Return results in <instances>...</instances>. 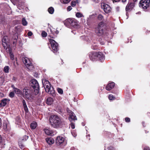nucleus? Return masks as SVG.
Instances as JSON below:
<instances>
[{
	"instance_id": "nucleus-1",
	"label": "nucleus",
	"mask_w": 150,
	"mask_h": 150,
	"mask_svg": "<svg viewBox=\"0 0 150 150\" xmlns=\"http://www.w3.org/2000/svg\"><path fill=\"white\" fill-rule=\"evenodd\" d=\"M49 122L51 127L56 129L62 128L66 125V122L60 116L55 115L50 116Z\"/></svg>"
},
{
	"instance_id": "nucleus-2",
	"label": "nucleus",
	"mask_w": 150,
	"mask_h": 150,
	"mask_svg": "<svg viewBox=\"0 0 150 150\" xmlns=\"http://www.w3.org/2000/svg\"><path fill=\"white\" fill-rule=\"evenodd\" d=\"M22 96L25 99L31 100L33 98V91L30 88L25 87L23 89Z\"/></svg>"
},
{
	"instance_id": "nucleus-3",
	"label": "nucleus",
	"mask_w": 150,
	"mask_h": 150,
	"mask_svg": "<svg viewBox=\"0 0 150 150\" xmlns=\"http://www.w3.org/2000/svg\"><path fill=\"white\" fill-rule=\"evenodd\" d=\"M107 27V24L103 21L100 22L96 29L95 33L97 35L101 36L104 33V30Z\"/></svg>"
},
{
	"instance_id": "nucleus-4",
	"label": "nucleus",
	"mask_w": 150,
	"mask_h": 150,
	"mask_svg": "<svg viewBox=\"0 0 150 150\" xmlns=\"http://www.w3.org/2000/svg\"><path fill=\"white\" fill-rule=\"evenodd\" d=\"M64 23L68 27L70 26L75 27L78 25V22L76 20L69 18L65 20Z\"/></svg>"
},
{
	"instance_id": "nucleus-5",
	"label": "nucleus",
	"mask_w": 150,
	"mask_h": 150,
	"mask_svg": "<svg viewBox=\"0 0 150 150\" xmlns=\"http://www.w3.org/2000/svg\"><path fill=\"white\" fill-rule=\"evenodd\" d=\"M31 87L34 89L35 92V94H38L39 92V86L37 81L35 79L31 80L30 82Z\"/></svg>"
},
{
	"instance_id": "nucleus-6",
	"label": "nucleus",
	"mask_w": 150,
	"mask_h": 150,
	"mask_svg": "<svg viewBox=\"0 0 150 150\" xmlns=\"http://www.w3.org/2000/svg\"><path fill=\"white\" fill-rule=\"evenodd\" d=\"M139 5L144 10L147 9L150 5V0H141Z\"/></svg>"
},
{
	"instance_id": "nucleus-7",
	"label": "nucleus",
	"mask_w": 150,
	"mask_h": 150,
	"mask_svg": "<svg viewBox=\"0 0 150 150\" xmlns=\"http://www.w3.org/2000/svg\"><path fill=\"white\" fill-rule=\"evenodd\" d=\"M49 41L50 43L51 47L52 50L55 52H57L59 50L58 45L54 40L51 39H49Z\"/></svg>"
},
{
	"instance_id": "nucleus-8",
	"label": "nucleus",
	"mask_w": 150,
	"mask_h": 150,
	"mask_svg": "<svg viewBox=\"0 0 150 150\" xmlns=\"http://www.w3.org/2000/svg\"><path fill=\"white\" fill-rule=\"evenodd\" d=\"M46 92L50 94L53 97L55 96V91L53 87L51 88V85L47 86L44 87Z\"/></svg>"
},
{
	"instance_id": "nucleus-9",
	"label": "nucleus",
	"mask_w": 150,
	"mask_h": 150,
	"mask_svg": "<svg viewBox=\"0 0 150 150\" xmlns=\"http://www.w3.org/2000/svg\"><path fill=\"white\" fill-rule=\"evenodd\" d=\"M102 9H103L104 11L107 13L110 12L111 11V8L109 5L104 3H102L101 4Z\"/></svg>"
},
{
	"instance_id": "nucleus-10",
	"label": "nucleus",
	"mask_w": 150,
	"mask_h": 150,
	"mask_svg": "<svg viewBox=\"0 0 150 150\" xmlns=\"http://www.w3.org/2000/svg\"><path fill=\"white\" fill-rule=\"evenodd\" d=\"M2 44L4 48L6 49L9 41L8 36L6 35L4 36L2 39Z\"/></svg>"
},
{
	"instance_id": "nucleus-11",
	"label": "nucleus",
	"mask_w": 150,
	"mask_h": 150,
	"mask_svg": "<svg viewBox=\"0 0 150 150\" xmlns=\"http://www.w3.org/2000/svg\"><path fill=\"white\" fill-rule=\"evenodd\" d=\"M64 141V138L61 136H58L55 140V143L57 146L62 145Z\"/></svg>"
},
{
	"instance_id": "nucleus-12",
	"label": "nucleus",
	"mask_w": 150,
	"mask_h": 150,
	"mask_svg": "<svg viewBox=\"0 0 150 150\" xmlns=\"http://www.w3.org/2000/svg\"><path fill=\"white\" fill-rule=\"evenodd\" d=\"M23 62L25 66H32L31 60L28 58L26 57H23Z\"/></svg>"
},
{
	"instance_id": "nucleus-13",
	"label": "nucleus",
	"mask_w": 150,
	"mask_h": 150,
	"mask_svg": "<svg viewBox=\"0 0 150 150\" xmlns=\"http://www.w3.org/2000/svg\"><path fill=\"white\" fill-rule=\"evenodd\" d=\"M96 59L99 60L100 62H102L105 59V56L102 53L100 52H97Z\"/></svg>"
},
{
	"instance_id": "nucleus-14",
	"label": "nucleus",
	"mask_w": 150,
	"mask_h": 150,
	"mask_svg": "<svg viewBox=\"0 0 150 150\" xmlns=\"http://www.w3.org/2000/svg\"><path fill=\"white\" fill-rule=\"evenodd\" d=\"M9 101L10 100L7 98H4L2 100L0 103V108L5 106Z\"/></svg>"
},
{
	"instance_id": "nucleus-15",
	"label": "nucleus",
	"mask_w": 150,
	"mask_h": 150,
	"mask_svg": "<svg viewBox=\"0 0 150 150\" xmlns=\"http://www.w3.org/2000/svg\"><path fill=\"white\" fill-rule=\"evenodd\" d=\"M97 52H90L89 53V56L91 60L93 61L97 58Z\"/></svg>"
},
{
	"instance_id": "nucleus-16",
	"label": "nucleus",
	"mask_w": 150,
	"mask_h": 150,
	"mask_svg": "<svg viewBox=\"0 0 150 150\" xmlns=\"http://www.w3.org/2000/svg\"><path fill=\"white\" fill-rule=\"evenodd\" d=\"M134 3H128L126 7V11L131 10L134 7Z\"/></svg>"
},
{
	"instance_id": "nucleus-17",
	"label": "nucleus",
	"mask_w": 150,
	"mask_h": 150,
	"mask_svg": "<svg viewBox=\"0 0 150 150\" xmlns=\"http://www.w3.org/2000/svg\"><path fill=\"white\" fill-rule=\"evenodd\" d=\"M115 86V83L113 82H110L105 87V89L110 91Z\"/></svg>"
},
{
	"instance_id": "nucleus-18",
	"label": "nucleus",
	"mask_w": 150,
	"mask_h": 150,
	"mask_svg": "<svg viewBox=\"0 0 150 150\" xmlns=\"http://www.w3.org/2000/svg\"><path fill=\"white\" fill-rule=\"evenodd\" d=\"M50 33H49L48 37L52 38H54L57 37V35L54 34V30H52L51 28H50Z\"/></svg>"
},
{
	"instance_id": "nucleus-19",
	"label": "nucleus",
	"mask_w": 150,
	"mask_h": 150,
	"mask_svg": "<svg viewBox=\"0 0 150 150\" xmlns=\"http://www.w3.org/2000/svg\"><path fill=\"white\" fill-rule=\"evenodd\" d=\"M46 141L49 144H52L54 143V140L51 137L46 138Z\"/></svg>"
},
{
	"instance_id": "nucleus-20",
	"label": "nucleus",
	"mask_w": 150,
	"mask_h": 150,
	"mask_svg": "<svg viewBox=\"0 0 150 150\" xmlns=\"http://www.w3.org/2000/svg\"><path fill=\"white\" fill-rule=\"evenodd\" d=\"M14 91L16 94L22 96L23 91L20 89L16 88H15V89Z\"/></svg>"
},
{
	"instance_id": "nucleus-21",
	"label": "nucleus",
	"mask_w": 150,
	"mask_h": 150,
	"mask_svg": "<svg viewBox=\"0 0 150 150\" xmlns=\"http://www.w3.org/2000/svg\"><path fill=\"white\" fill-rule=\"evenodd\" d=\"M44 131L45 133L48 135H51L52 134V132L49 129H45Z\"/></svg>"
},
{
	"instance_id": "nucleus-22",
	"label": "nucleus",
	"mask_w": 150,
	"mask_h": 150,
	"mask_svg": "<svg viewBox=\"0 0 150 150\" xmlns=\"http://www.w3.org/2000/svg\"><path fill=\"white\" fill-rule=\"evenodd\" d=\"M53 102V99L51 97H48L47 99L46 103L47 104L50 105L52 104Z\"/></svg>"
},
{
	"instance_id": "nucleus-23",
	"label": "nucleus",
	"mask_w": 150,
	"mask_h": 150,
	"mask_svg": "<svg viewBox=\"0 0 150 150\" xmlns=\"http://www.w3.org/2000/svg\"><path fill=\"white\" fill-rule=\"evenodd\" d=\"M37 126V123L36 122H33L30 124V127L32 129H35Z\"/></svg>"
},
{
	"instance_id": "nucleus-24",
	"label": "nucleus",
	"mask_w": 150,
	"mask_h": 150,
	"mask_svg": "<svg viewBox=\"0 0 150 150\" xmlns=\"http://www.w3.org/2000/svg\"><path fill=\"white\" fill-rule=\"evenodd\" d=\"M71 119L72 120H77L76 117L74 112L72 113L71 115H69Z\"/></svg>"
},
{
	"instance_id": "nucleus-25",
	"label": "nucleus",
	"mask_w": 150,
	"mask_h": 150,
	"mask_svg": "<svg viewBox=\"0 0 150 150\" xmlns=\"http://www.w3.org/2000/svg\"><path fill=\"white\" fill-rule=\"evenodd\" d=\"M42 83L44 87L47 86H50L51 85L49 81L46 80L44 82L42 81Z\"/></svg>"
},
{
	"instance_id": "nucleus-26",
	"label": "nucleus",
	"mask_w": 150,
	"mask_h": 150,
	"mask_svg": "<svg viewBox=\"0 0 150 150\" xmlns=\"http://www.w3.org/2000/svg\"><path fill=\"white\" fill-rule=\"evenodd\" d=\"M48 11L50 13L52 14L54 12V9L53 8L51 7L48 8Z\"/></svg>"
},
{
	"instance_id": "nucleus-27",
	"label": "nucleus",
	"mask_w": 150,
	"mask_h": 150,
	"mask_svg": "<svg viewBox=\"0 0 150 150\" xmlns=\"http://www.w3.org/2000/svg\"><path fill=\"white\" fill-rule=\"evenodd\" d=\"M22 24L24 26H26L27 25L28 22L26 21L25 19L24 18H23L22 20Z\"/></svg>"
},
{
	"instance_id": "nucleus-28",
	"label": "nucleus",
	"mask_w": 150,
	"mask_h": 150,
	"mask_svg": "<svg viewBox=\"0 0 150 150\" xmlns=\"http://www.w3.org/2000/svg\"><path fill=\"white\" fill-rule=\"evenodd\" d=\"M9 68L8 66H5L4 69V71L6 73H8L9 72Z\"/></svg>"
},
{
	"instance_id": "nucleus-29",
	"label": "nucleus",
	"mask_w": 150,
	"mask_h": 150,
	"mask_svg": "<svg viewBox=\"0 0 150 150\" xmlns=\"http://www.w3.org/2000/svg\"><path fill=\"white\" fill-rule=\"evenodd\" d=\"M57 90L59 94L62 95L63 94V90L62 89L58 88H57Z\"/></svg>"
},
{
	"instance_id": "nucleus-30",
	"label": "nucleus",
	"mask_w": 150,
	"mask_h": 150,
	"mask_svg": "<svg viewBox=\"0 0 150 150\" xmlns=\"http://www.w3.org/2000/svg\"><path fill=\"white\" fill-rule=\"evenodd\" d=\"M76 17L79 18H81L83 16V14L79 12H77L76 13Z\"/></svg>"
},
{
	"instance_id": "nucleus-31",
	"label": "nucleus",
	"mask_w": 150,
	"mask_h": 150,
	"mask_svg": "<svg viewBox=\"0 0 150 150\" xmlns=\"http://www.w3.org/2000/svg\"><path fill=\"white\" fill-rule=\"evenodd\" d=\"M108 98L110 100H113L115 99V97L112 95L110 94L108 96Z\"/></svg>"
},
{
	"instance_id": "nucleus-32",
	"label": "nucleus",
	"mask_w": 150,
	"mask_h": 150,
	"mask_svg": "<svg viewBox=\"0 0 150 150\" xmlns=\"http://www.w3.org/2000/svg\"><path fill=\"white\" fill-rule=\"evenodd\" d=\"M21 120L20 117H17L16 118V122L18 125L21 123Z\"/></svg>"
},
{
	"instance_id": "nucleus-33",
	"label": "nucleus",
	"mask_w": 150,
	"mask_h": 150,
	"mask_svg": "<svg viewBox=\"0 0 150 150\" xmlns=\"http://www.w3.org/2000/svg\"><path fill=\"white\" fill-rule=\"evenodd\" d=\"M5 145V142L3 143H0V150L4 147Z\"/></svg>"
},
{
	"instance_id": "nucleus-34",
	"label": "nucleus",
	"mask_w": 150,
	"mask_h": 150,
	"mask_svg": "<svg viewBox=\"0 0 150 150\" xmlns=\"http://www.w3.org/2000/svg\"><path fill=\"white\" fill-rule=\"evenodd\" d=\"M41 35L43 37H46L47 35V34L45 31H42V33Z\"/></svg>"
},
{
	"instance_id": "nucleus-35",
	"label": "nucleus",
	"mask_w": 150,
	"mask_h": 150,
	"mask_svg": "<svg viewBox=\"0 0 150 150\" xmlns=\"http://www.w3.org/2000/svg\"><path fill=\"white\" fill-rule=\"evenodd\" d=\"M98 18L99 20H102L103 18V16L101 14H99L98 16Z\"/></svg>"
},
{
	"instance_id": "nucleus-36",
	"label": "nucleus",
	"mask_w": 150,
	"mask_h": 150,
	"mask_svg": "<svg viewBox=\"0 0 150 150\" xmlns=\"http://www.w3.org/2000/svg\"><path fill=\"white\" fill-rule=\"evenodd\" d=\"M15 95V94L14 93V91H12L10 92L9 94V96L11 98H13L14 97Z\"/></svg>"
},
{
	"instance_id": "nucleus-37",
	"label": "nucleus",
	"mask_w": 150,
	"mask_h": 150,
	"mask_svg": "<svg viewBox=\"0 0 150 150\" xmlns=\"http://www.w3.org/2000/svg\"><path fill=\"white\" fill-rule=\"evenodd\" d=\"M76 2L74 1H72L71 2V5L72 7H74L76 6Z\"/></svg>"
},
{
	"instance_id": "nucleus-38",
	"label": "nucleus",
	"mask_w": 150,
	"mask_h": 150,
	"mask_svg": "<svg viewBox=\"0 0 150 150\" xmlns=\"http://www.w3.org/2000/svg\"><path fill=\"white\" fill-rule=\"evenodd\" d=\"M28 136L25 135L24 137H23L21 140L22 141H25L26 140L28 139Z\"/></svg>"
},
{
	"instance_id": "nucleus-39",
	"label": "nucleus",
	"mask_w": 150,
	"mask_h": 150,
	"mask_svg": "<svg viewBox=\"0 0 150 150\" xmlns=\"http://www.w3.org/2000/svg\"><path fill=\"white\" fill-rule=\"evenodd\" d=\"M24 110L26 113H28V109L27 107V105L23 107Z\"/></svg>"
},
{
	"instance_id": "nucleus-40",
	"label": "nucleus",
	"mask_w": 150,
	"mask_h": 150,
	"mask_svg": "<svg viewBox=\"0 0 150 150\" xmlns=\"http://www.w3.org/2000/svg\"><path fill=\"white\" fill-rule=\"evenodd\" d=\"M18 38V36L16 35L15 38H13V39L14 40V41L13 42V44H16L17 42V40Z\"/></svg>"
},
{
	"instance_id": "nucleus-41",
	"label": "nucleus",
	"mask_w": 150,
	"mask_h": 150,
	"mask_svg": "<svg viewBox=\"0 0 150 150\" xmlns=\"http://www.w3.org/2000/svg\"><path fill=\"white\" fill-rule=\"evenodd\" d=\"M67 112L69 113V115H71L72 113L73 112L72 111L70 110H69L68 108L67 109Z\"/></svg>"
},
{
	"instance_id": "nucleus-42",
	"label": "nucleus",
	"mask_w": 150,
	"mask_h": 150,
	"mask_svg": "<svg viewBox=\"0 0 150 150\" xmlns=\"http://www.w3.org/2000/svg\"><path fill=\"white\" fill-rule=\"evenodd\" d=\"M5 142V140L3 139L1 136L0 135V143H3Z\"/></svg>"
},
{
	"instance_id": "nucleus-43",
	"label": "nucleus",
	"mask_w": 150,
	"mask_h": 150,
	"mask_svg": "<svg viewBox=\"0 0 150 150\" xmlns=\"http://www.w3.org/2000/svg\"><path fill=\"white\" fill-rule=\"evenodd\" d=\"M125 121L126 122H130V119L129 118L127 117L125 118Z\"/></svg>"
},
{
	"instance_id": "nucleus-44",
	"label": "nucleus",
	"mask_w": 150,
	"mask_h": 150,
	"mask_svg": "<svg viewBox=\"0 0 150 150\" xmlns=\"http://www.w3.org/2000/svg\"><path fill=\"white\" fill-rule=\"evenodd\" d=\"M19 145L21 149H22L24 148V145H23V144H21V143H19Z\"/></svg>"
},
{
	"instance_id": "nucleus-45",
	"label": "nucleus",
	"mask_w": 150,
	"mask_h": 150,
	"mask_svg": "<svg viewBox=\"0 0 150 150\" xmlns=\"http://www.w3.org/2000/svg\"><path fill=\"white\" fill-rule=\"evenodd\" d=\"M71 0H63V2L64 4H67Z\"/></svg>"
},
{
	"instance_id": "nucleus-46",
	"label": "nucleus",
	"mask_w": 150,
	"mask_h": 150,
	"mask_svg": "<svg viewBox=\"0 0 150 150\" xmlns=\"http://www.w3.org/2000/svg\"><path fill=\"white\" fill-rule=\"evenodd\" d=\"M70 125L71 126V127L72 129H74L75 128V127L74 123L73 122H71Z\"/></svg>"
},
{
	"instance_id": "nucleus-47",
	"label": "nucleus",
	"mask_w": 150,
	"mask_h": 150,
	"mask_svg": "<svg viewBox=\"0 0 150 150\" xmlns=\"http://www.w3.org/2000/svg\"><path fill=\"white\" fill-rule=\"evenodd\" d=\"M108 150H115L114 148L112 146H110L108 148Z\"/></svg>"
},
{
	"instance_id": "nucleus-48",
	"label": "nucleus",
	"mask_w": 150,
	"mask_h": 150,
	"mask_svg": "<svg viewBox=\"0 0 150 150\" xmlns=\"http://www.w3.org/2000/svg\"><path fill=\"white\" fill-rule=\"evenodd\" d=\"M22 104L23 107L27 105L25 100L23 99L22 100Z\"/></svg>"
},
{
	"instance_id": "nucleus-49",
	"label": "nucleus",
	"mask_w": 150,
	"mask_h": 150,
	"mask_svg": "<svg viewBox=\"0 0 150 150\" xmlns=\"http://www.w3.org/2000/svg\"><path fill=\"white\" fill-rule=\"evenodd\" d=\"M33 34V33L31 31H29L27 33V35L28 36H31Z\"/></svg>"
},
{
	"instance_id": "nucleus-50",
	"label": "nucleus",
	"mask_w": 150,
	"mask_h": 150,
	"mask_svg": "<svg viewBox=\"0 0 150 150\" xmlns=\"http://www.w3.org/2000/svg\"><path fill=\"white\" fill-rule=\"evenodd\" d=\"M72 9V8L71 7V6H69L67 7V10L68 11H70Z\"/></svg>"
},
{
	"instance_id": "nucleus-51",
	"label": "nucleus",
	"mask_w": 150,
	"mask_h": 150,
	"mask_svg": "<svg viewBox=\"0 0 150 150\" xmlns=\"http://www.w3.org/2000/svg\"><path fill=\"white\" fill-rule=\"evenodd\" d=\"M10 55V57L11 59V60H13L14 59V55L13 54H11Z\"/></svg>"
},
{
	"instance_id": "nucleus-52",
	"label": "nucleus",
	"mask_w": 150,
	"mask_h": 150,
	"mask_svg": "<svg viewBox=\"0 0 150 150\" xmlns=\"http://www.w3.org/2000/svg\"><path fill=\"white\" fill-rule=\"evenodd\" d=\"M144 150H150V149L149 147L145 146L144 148Z\"/></svg>"
},
{
	"instance_id": "nucleus-53",
	"label": "nucleus",
	"mask_w": 150,
	"mask_h": 150,
	"mask_svg": "<svg viewBox=\"0 0 150 150\" xmlns=\"http://www.w3.org/2000/svg\"><path fill=\"white\" fill-rule=\"evenodd\" d=\"M120 0H112L113 2L114 3L115 2H119Z\"/></svg>"
},
{
	"instance_id": "nucleus-54",
	"label": "nucleus",
	"mask_w": 150,
	"mask_h": 150,
	"mask_svg": "<svg viewBox=\"0 0 150 150\" xmlns=\"http://www.w3.org/2000/svg\"><path fill=\"white\" fill-rule=\"evenodd\" d=\"M54 33H55V34H56V35H57L59 33V31H58L57 30H54Z\"/></svg>"
},
{
	"instance_id": "nucleus-55",
	"label": "nucleus",
	"mask_w": 150,
	"mask_h": 150,
	"mask_svg": "<svg viewBox=\"0 0 150 150\" xmlns=\"http://www.w3.org/2000/svg\"><path fill=\"white\" fill-rule=\"evenodd\" d=\"M11 87L13 88V91H14L15 89V88H16L15 86H14V85H12L11 86Z\"/></svg>"
},
{
	"instance_id": "nucleus-56",
	"label": "nucleus",
	"mask_w": 150,
	"mask_h": 150,
	"mask_svg": "<svg viewBox=\"0 0 150 150\" xmlns=\"http://www.w3.org/2000/svg\"><path fill=\"white\" fill-rule=\"evenodd\" d=\"M90 135L88 134L87 136V139H88L89 140H90Z\"/></svg>"
},
{
	"instance_id": "nucleus-57",
	"label": "nucleus",
	"mask_w": 150,
	"mask_h": 150,
	"mask_svg": "<svg viewBox=\"0 0 150 150\" xmlns=\"http://www.w3.org/2000/svg\"><path fill=\"white\" fill-rule=\"evenodd\" d=\"M2 125L1 120V118H0V127H1Z\"/></svg>"
},
{
	"instance_id": "nucleus-58",
	"label": "nucleus",
	"mask_w": 150,
	"mask_h": 150,
	"mask_svg": "<svg viewBox=\"0 0 150 150\" xmlns=\"http://www.w3.org/2000/svg\"><path fill=\"white\" fill-rule=\"evenodd\" d=\"M93 1L96 2H98V0H92Z\"/></svg>"
},
{
	"instance_id": "nucleus-59",
	"label": "nucleus",
	"mask_w": 150,
	"mask_h": 150,
	"mask_svg": "<svg viewBox=\"0 0 150 150\" xmlns=\"http://www.w3.org/2000/svg\"><path fill=\"white\" fill-rule=\"evenodd\" d=\"M27 68L29 69V70H30V69H29V68L31 66H26Z\"/></svg>"
},
{
	"instance_id": "nucleus-60",
	"label": "nucleus",
	"mask_w": 150,
	"mask_h": 150,
	"mask_svg": "<svg viewBox=\"0 0 150 150\" xmlns=\"http://www.w3.org/2000/svg\"><path fill=\"white\" fill-rule=\"evenodd\" d=\"M127 0H122V1L123 3H125L126 1Z\"/></svg>"
},
{
	"instance_id": "nucleus-61",
	"label": "nucleus",
	"mask_w": 150,
	"mask_h": 150,
	"mask_svg": "<svg viewBox=\"0 0 150 150\" xmlns=\"http://www.w3.org/2000/svg\"><path fill=\"white\" fill-rule=\"evenodd\" d=\"M8 52L10 54V55L11 54H12V51L11 50H9Z\"/></svg>"
},
{
	"instance_id": "nucleus-62",
	"label": "nucleus",
	"mask_w": 150,
	"mask_h": 150,
	"mask_svg": "<svg viewBox=\"0 0 150 150\" xmlns=\"http://www.w3.org/2000/svg\"><path fill=\"white\" fill-rule=\"evenodd\" d=\"M137 0H133L134 3L135 4V3L137 1Z\"/></svg>"
},
{
	"instance_id": "nucleus-63",
	"label": "nucleus",
	"mask_w": 150,
	"mask_h": 150,
	"mask_svg": "<svg viewBox=\"0 0 150 150\" xmlns=\"http://www.w3.org/2000/svg\"><path fill=\"white\" fill-rule=\"evenodd\" d=\"M16 35L18 36L17 35H14V36L12 38H15L16 36Z\"/></svg>"
},
{
	"instance_id": "nucleus-64",
	"label": "nucleus",
	"mask_w": 150,
	"mask_h": 150,
	"mask_svg": "<svg viewBox=\"0 0 150 150\" xmlns=\"http://www.w3.org/2000/svg\"><path fill=\"white\" fill-rule=\"evenodd\" d=\"M92 48L93 49H94V50H95V49H96V48H93V46H92Z\"/></svg>"
}]
</instances>
